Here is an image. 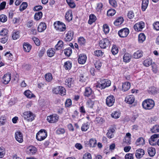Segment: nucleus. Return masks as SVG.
Returning a JSON list of instances; mask_svg holds the SVG:
<instances>
[{
  "instance_id": "31",
  "label": "nucleus",
  "mask_w": 159,
  "mask_h": 159,
  "mask_svg": "<svg viewBox=\"0 0 159 159\" xmlns=\"http://www.w3.org/2000/svg\"><path fill=\"white\" fill-rule=\"evenodd\" d=\"M149 93L152 94H155L159 92L158 89L154 87H152L149 88Z\"/></svg>"
},
{
  "instance_id": "37",
  "label": "nucleus",
  "mask_w": 159,
  "mask_h": 159,
  "mask_svg": "<svg viewBox=\"0 0 159 159\" xmlns=\"http://www.w3.org/2000/svg\"><path fill=\"white\" fill-rule=\"evenodd\" d=\"M63 46V42L61 40L59 41L56 45L55 48L57 50H59L61 49Z\"/></svg>"
},
{
  "instance_id": "34",
  "label": "nucleus",
  "mask_w": 159,
  "mask_h": 159,
  "mask_svg": "<svg viewBox=\"0 0 159 159\" xmlns=\"http://www.w3.org/2000/svg\"><path fill=\"white\" fill-rule=\"evenodd\" d=\"M89 144L90 147H95L97 144V141L95 139H91L89 140Z\"/></svg>"
},
{
  "instance_id": "35",
  "label": "nucleus",
  "mask_w": 159,
  "mask_h": 159,
  "mask_svg": "<svg viewBox=\"0 0 159 159\" xmlns=\"http://www.w3.org/2000/svg\"><path fill=\"white\" fill-rule=\"evenodd\" d=\"M146 37L143 33L139 34L138 36V40L139 43H142L145 40Z\"/></svg>"
},
{
  "instance_id": "53",
  "label": "nucleus",
  "mask_w": 159,
  "mask_h": 159,
  "mask_svg": "<svg viewBox=\"0 0 159 159\" xmlns=\"http://www.w3.org/2000/svg\"><path fill=\"white\" fill-rule=\"evenodd\" d=\"M103 4L102 3L100 2L97 4V7L96 8V10L98 12H101L102 9L103 7Z\"/></svg>"
},
{
  "instance_id": "8",
  "label": "nucleus",
  "mask_w": 159,
  "mask_h": 159,
  "mask_svg": "<svg viewBox=\"0 0 159 159\" xmlns=\"http://www.w3.org/2000/svg\"><path fill=\"white\" fill-rule=\"evenodd\" d=\"M110 41L107 39H104L100 40L99 46L102 48H105L110 44Z\"/></svg>"
},
{
  "instance_id": "20",
  "label": "nucleus",
  "mask_w": 159,
  "mask_h": 159,
  "mask_svg": "<svg viewBox=\"0 0 159 159\" xmlns=\"http://www.w3.org/2000/svg\"><path fill=\"white\" fill-rule=\"evenodd\" d=\"M32 46L28 43H24L23 48L24 51L26 52H29L31 49Z\"/></svg>"
},
{
  "instance_id": "64",
  "label": "nucleus",
  "mask_w": 159,
  "mask_h": 159,
  "mask_svg": "<svg viewBox=\"0 0 159 159\" xmlns=\"http://www.w3.org/2000/svg\"><path fill=\"white\" fill-rule=\"evenodd\" d=\"M154 28L157 30H159V22H157L153 24Z\"/></svg>"
},
{
  "instance_id": "23",
  "label": "nucleus",
  "mask_w": 159,
  "mask_h": 159,
  "mask_svg": "<svg viewBox=\"0 0 159 159\" xmlns=\"http://www.w3.org/2000/svg\"><path fill=\"white\" fill-rule=\"evenodd\" d=\"M130 87V84L129 82H125L123 84L122 90L125 91L129 90Z\"/></svg>"
},
{
  "instance_id": "33",
  "label": "nucleus",
  "mask_w": 159,
  "mask_h": 159,
  "mask_svg": "<svg viewBox=\"0 0 159 159\" xmlns=\"http://www.w3.org/2000/svg\"><path fill=\"white\" fill-rule=\"evenodd\" d=\"M124 20L123 18L121 17H119L116 21L114 22V23L115 25L118 26L121 24Z\"/></svg>"
},
{
  "instance_id": "62",
  "label": "nucleus",
  "mask_w": 159,
  "mask_h": 159,
  "mask_svg": "<svg viewBox=\"0 0 159 159\" xmlns=\"http://www.w3.org/2000/svg\"><path fill=\"white\" fill-rule=\"evenodd\" d=\"M72 104L71 100L70 99H67L65 102V106L66 107H69Z\"/></svg>"
},
{
  "instance_id": "16",
  "label": "nucleus",
  "mask_w": 159,
  "mask_h": 159,
  "mask_svg": "<svg viewBox=\"0 0 159 159\" xmlns=\"http://www.w3.org/2000/svg\"><path fill=\"white\" fill-rule=\"evenodd\" d=\"M135 99L133 95L127 96L125 98V102L129 104H132L134 102Z\"/></svg>"
},
{
  "instance_id": "29",
  "label": "nucleus",
  "mask_w": 159,
  "mask_h": 159,
  "mask_svg": "<svg viewBox=\"0 0 159 159\" xmlns=\"http://www.w3.org/2000/svg\"><path fill=\"white\" fill-rule=\"evenodd\" d=\"M148 4V0H143L142 4V9L144 11L147 8Z\"/></svg>"
},
{
  "instance_id": "60",
  "label": "nucleus",
  "mask_w": 159,
  "mask_h": 159,
  "mask_svg": "<svg viewBox=\"0 0 159 159\" xmlns=\"http://www.w3.org/2000/svg\"><path fill=\"white\" fill-rule=\"evenodd\" d=\"M103 54V52L100 50H97L94 52V54L95 56L98 57L102 56Z\"/></svg>"
},
{
  "instance_id": "22",
  "label": "nucleus",
  "mask_w": 159,
  "mask_h": 159,
  "mask_svg": "<svg viewBox=\"0 0 159 159\" xmlns=\"http://www.w3.org/2000/svg\"><path fill=\"white\" fill-rule=\"evenodd\" d=\"M74 81V80L73 78H68L65 80V84L67 85L70 88L73 85Z\"/></svg>"
},
{
  "instance_id": "39",
  "label": "nucleus",
  "mask_w": 159,
  "mask_h": 159,
  "mask_svg": "<svg viewBox=\"0 0 159 159\" xmlns=\"http://www.w3.org/2000/svg\"><path fill=\"white\" fill-rule=\"evenodd\" d=\"M131 139V134L129 133H127L126 134V137L125 138V142L127 143L130 144Z\"/></svg>"
},
{
  "instance_id": "21",
  "label": "nucleus",
  "mask_w": 159,
  "mask_h": 159,
  "mask_svg": "<svg viewBox=\"0 0 159 159\" xmlns=\"http://www.w3.org/2000/svg\"><path fill=\"white\" fill-rule=\"evenodd\" d=\"M145 144V140L142 137H140L137 139L135 144L137 146H142Z\"/></svg>"
},
{
  "instance_id": "6",
  "label": "nucleus",
  "mask_w": 159,
  "mask_h": 159,
  "mask_svg": "<svg viewBox=\"0 0 159 159\" xmlns=\"http://www.w3.org/2000/svg\"><path fill=\"white\" fill-rule=\"evenodd\" d=\"M59 116L56 114L51 115L47 116V120L50 123H54L58 121Z\"/></svg>"
},
{
  "instance_id": "45",
  "label": "nucleus",
  "mask_w": 159,
  "mask_h": 159,
  "mask_svg": "<svg viewBox=\"0 0 159 159\" xmlns=\"http://www.w3.org/2000/svg\"><path fill=\"white\" fill-rule=\"evenodd\" d=\"M151 132L152 133H156L159 132V125L154 126L151 129Z\"/></svg>"
},
{
  "instance_id": "11",
  "label": "nucleus",
  "mask_w": 159,
  "mask_h": 159,
  "mask_svg": "<svg viewBox=\"0 0 159 159\" xmlns=\"http://www.w3.org/2000/svg\"><path fill=\"white\" fill-rule=\"evenodd\" d=\"M15 138L16 140L20 143H22L23 141V135L20 132L17 131L16 132Z\"/></svg>"
},
{
  "instance_id": "26",
  "label": "nucleus",
  "mask_w": 159,
  "mask_h": 159,
  "mask_svg": "<svg viewBox=\"0 0 159 159\" xmlns=\"http://www.w3.org/2000/svg\"><path fill=\"white\" fill-rule=\"evenodd\" d=\"M148 152L149 155L151 157L153 156L156 153L155 148L152 147L149 148L148 149Z\"/></svg>"
},
{
  "instance_id": "43",
  "label": "nucleus",
  "mask_w": 159,
  "mask_h": 159,
  "mask_svg": "<svg viewBox=\"0 0 159 159\" xmlns=\"http://www.w3.org/2000/svg\"><path fill=\"white\" fill-rule=\"evenodd\" d=\"M89 125L88 123L83 124L81 126L82 131H85L89 128Z\"/></svg>"
},
{
  "instance_id": "7",
  "label": "nucleus",
  "mask_w": 159,
  "mask_h": 159,
  "mask_svg": "<svg viewBox=\"0 0 159 159\" xmlns=\"http://www.w3.org/2000/svg\"><path fill=\"white\" fill-rule=\"evenodd\" d=\"M115 102L114 97L112 95L107 97L106 98V104L108 107H111L113 105Z\"/></svg>"
},
{
  "instance_id": "2",
  "label": "nucleus",
  "mask_w": 159,
  "mask_h": 159,
  "mask_svg": "<svg viewBox=\"0 0 159 159\" xmlns=\"http://www.w3.org/2000/svg\"><path fill=\"white\" fill-rule=\"evenodd\" d=\"M24 119L27 121H32L34 119V115L30 111L24 112L22 115Z\"/></svg>"
},
{
  "instance_id": "32",
  "label": "nucleus",
  "mask_w": 159,
  "mask_h": 159,
  "mask_svg": "<svg viewBox=\"0 0 159 159\" xmlns=\"http://www.w3.org/2000/svg\"><path fill=\"white\" fill-rule=\"evenodd\" d=\"M43 13L41 11L36 13L34 16V18L36 20H40L42 17Z\"/></svg>"
},
{
  "instance_id": "59",
  "label": "nucleus",
  "mask_w": 159,
  "mask_h": 159,
  "mask_svg": "<svg viewBox=\"0 0 159 159\" xmlns=\"http://www.w3.org/2000/svg\"><path fill=\"white\" fill-rule=\"evenodd\" d=\"M95 120L97 123L100 124H102L104 121V120L101 117H97L96 118Z\"/></svg>"
},
{
  "instance_id": "17",
  "label": "nucleus",
  "mask_w": 159,
  "mask_h": 159,
  "mask_svg": "<svg viewBox=\"0 0 159 159\" xmlns=\"http://www.w3.org/2000/svg\"><path fill=\"white\" fill-rule=\"evenodd\" d=\"M47 26L45 23L43 22H41L38 27V30L39 32H42L45 30Z\"/></svg>"
},
{
  "instance_id": "18",
  "label": "nucleus",
  "mask_w": 159,
  "mask_h": 159,
  "mask_svg": "<svg viewBox=\"0 0 159 159\" xmlns=\"http://www.w3.org/2000/svg\"><path fill=\"white\" fill-rule=\"evenodd\" d=\"M72 12L71 10L68 11L66 13L65 18L66 20L68 21H70L72 19Z\"/></svg>"
},
{
  "instance_id": "52",
  "label": "nucleus",
  "mask_w": 159,
  "mask_h": 159,
  "mask_svg": "<svg viewBox=\"0 0 159 159\" xmlns=\"http://www.w3.org/2000/svg\"><path fill=\"white\" fill-rule=\"evenodd\" d=\"M8 32V30L6 29H3L0 32V35L1 36H7V34Z\"/></svg>"
},
{
  "instance_id": "3",
  "label": "nucleus",
  "mask_w": 159,
  "mask_h": 159,
  "mask_svg": "<svg viewBox=\"0 0 159 159\" xmlns=\"http://www.w3.org/2000/svg\"><path fill=\"white\" fill-rule=\"evenodd\" d=\"M47 133L44 129H41L37 134L36 138L37 140L41 141L47 137Z\"/></svg>"
},
{
  "instance_id": "41",
  "label": "nucleus",
  "mask_w": 159,
  "mask_h": 159,
  "mask_svg": "<svg viewBox=\"0 0 159 159\" xmlns=\"http://www.w3.org/2000/svg\"><path fill=\"white\" fill-rule=\"evenodd\" d=\"M152 60L150 59L145 60L143 63V65L146 67H148L152 64Z\"/></svg>"
},
{
  "instance_id": "9",
  "label": "nucleus",
  "mask_w": 159,
  "mask_h": 159,
  "mask_svg": "<svg viewBox=\"0 0 159 159\" xmlns=\"http://www.w3.org/2000/svg\"><path fill=\"white\" fill-rule=\"evenodd\" d=\"M145 26L144 23L141 21L136 23L134 26L135 30L137 31H141Z\"/></svg>"
},
{
  "instance_id": "44",
  "label": "nucleus",
  "mask_w": 159,
  "mask_h": 159,
  "mask_svg": "<svg viewBox=\"0 0 159 159\" xmlns=\"http://www.w3.org/2000/svg\"><path fill=\"white\" fill-rule=\"evenodd\" d=\"M66 1L69 6L71 8H75V5L73 0H66Z\"/></svg>"
},
{
  "instance_id": "55",
  "label": "nucleus",
  "mask_w": 159,
  "mask_h": 159,
  "mask_svg": "<svg viewBox=\"0 0 159 159\" xmlns=\"http://www.w3.org/2000/svg\"><path fill=\"white\" fill-rule=\"evenodd\" d=\"M116 12V11L114 9H111L108 11L107 14L108 16H112L115 14Z\"/></svg>"
},
{
  "instance_id": "54",
  "label": "nucleus",
  "mask_w": 159,
  "mask_h": 159,
  "mask_svg": "<svg viewBox=\"0 0 159 159\" xmlns=\"http://www.w3.org/2000/svg\"><path fill=\"white\" fill-rule=\"evenodd\" d=\"M86 42L85 39L83 37H80L78 39L79 43L81 45H84Z\"/></svg>"
},
{
  "instance_id": "5",
  "label": "nucleus",
  "mask_w": 159,
  "mask_h": 159,
  "mask_svg": "<svg viewBox=\"0 0 159 159\" xmlns=\"http://www.w3.org/2000/svg\"><path fill=\"white\" fill-rule=\"evenodd\" d=\"M111 82L107 79H104L101 82V84H99L98 86L101 89H104L106 87L110 85Z\"/></svg>"
},
{
  "instance_id": "61",
  "label": "nucleus",
  "mask_w": 159,
  "mask_h": 159,
  "mask_svg": "<svg viewBox=\"0 0 159 159\" xmlns=\"http://www.w3.org/2000/svg\"><path fill=\"white\" fill-rule=\"evenodd\" d=\"M83 159H91V156L90 153L87 152L84 154L83 157Z\"/></svg>"
},
{
  "instance_id": "4",
  "label": "nucleus",
  "mask_w": 159,
  "mask_h": 159,
  "mask_svg": "<svg viewBox=\"0 0 159 159\" xmlns=\"http://www.w3.org/2000/svg\"><path fill=\"white\" fill-rule=\"evenodd\" d=\"M54 25L57 30L60 31H64L66 29L65 25L60 21H58L57 23H54Z\"/></svg>"
},
{
  "instance_id": "27",
  "label": "nucleus",
  "mask_w": 159,
  "mask_h": 159,
  "mask_svg": "<svg viewBox=\"0 0 159 159\" xmlns=\"http://www.w3.org/2000/svg\"><path fill=\"white\" fill-rule=\"evenodd\" d=\"M93 92L90 87H87L85 89L84 95L85 96L88 97L92 94Z\"/></svg>"
},
{
  "instance_id": "38",
  "label": "nucleus",
  "mask_w": 159,
  "mask_h": 159,
  "mask_svg": "<svg viewBox=\"0 0 159 159\" xmlns=\"http://www.w3.org/2000/svg\"><path fill=\"white\" fill-rule=\"evenodd\" d=\"M28 152L30 154H33L36 152V148L33 146H30L28 148Z\"/></svg>"
},
{
  "instance_id": "14",
  "label": "nucleus",
  "mask_w": 159,
  "mask_h": 159,
  "mask_svg": "<svg viewBox=\"0 0 159 159\" xmlns=\"http://www.w3.org/2000/svg\"><path fill=\"white\" fill-rule=\"evenodd\" d=\"M74 33L73 31H69L66 34L65 40L66 41H70L73 39Z\"/></svg>"
},
{
  "instance_id": "25",
  "label": "nucleus",
  "mask_w": 159,
  "mask_h": 159,
  "mask_svg": "<svg viewBox=\"0 0 159 159\" xmlns=\"http://www.w3.org/2000/svg\"><path fill=\"white\" fill-rule=\"evenodd\" d=\"M131 58V55L128 53H125L123 57V61L126 62H129Z\"/></svg>"
},
{
  "instance_id": "1",
  "label": "nucleus",
  "mask_w": 159,
  "mask_h": 159,
  "mask_svg": "<svg viewBox=\"0 0 159 159\" xmlns=\"http://www.w3.org/2000/svg\"><path fill=\"white\" fill-rule=\"evenodd\" d=\"M143 108L146 110L152 109L155 105L153 100L151 99L145 100L143 101L142 104Z\"/></svg>"
},
{
  "instance_id": "50",
  "label": "nucleus",
  "mask_w": 159,
  "mask_h": 159,
  "mask_svg": "<svg viewBox=\"0 0 159 159\" xmlns=\"http://www.w3.org/2000/svg\"><path fill=\"white\" fill-rule=\"evenodd\" d=\"M59 93L61 95H64L66 94V90L62 86H59Z\"/></svg>"
},
{
  "instance_id": "49",
  "label": "nucleus",
  "mask_w": 159,
  "mask_h": 159,
  "mask_svg": "<svg viewBox=\"0 0 159 159\" xmlns=\"http://www.w3.org/2000/svg\"><path fill=\"white\" fill-rule=\"evenodd\" d=\"M64 53L66 55L69 57L70 56L72 53V50L70 48L65 49L64 50Z\"/></svg>"
},
{
  "instance_id": "58",
  "label": "nucleus",
  "mask_w": 159,
  "mask_h": 159,
  "mask_svg": "<svg viewBox=\"0 0 159 159\" xmlns=\"http://www.w3.org/2000/svg\"><path fill=\"white\" fill-rule=\"evenodd\" d=\"M103 31L105 34L108 33L109 31L108 26L107 25H104L103 27Z\"/></svg>"
},
{
  "instance_id": "51",
  "label": "nucleus",
  "mask_w": 159,
  "mask_h": 159,
  "mask_svg": "<svg viewBox=\"0 0 159 159\" xmlns=\"http://www.w3.org/2000/svg\"><path fill=\"white\" fill-rule=\"evenodd\" d=\"M28 6V4L26 2H23L20 5V11L25 9Z\"/></svg>"
},
{
  "instance_id": "40",
  "label": "nucleus",
  "mask_w": 159,
  "mask_h": 159,
  "mask_svg": "<svg viewBox=\"0 0 159 159\" xmlns=\"http://www.w3.org/2000/svg\"><path fill=\"white\" fill-rule=\"evenodd\" d=\"M118 51L119 50L117 47L115 45H113L111 49L112 54L113 55H115L118 53Z\"/></svg>"
},
{
  "instance_id": "28",
  "label": "nucleus",
  "mask_w": 159,
  "mask_h": 159,
  "mask_svg": "<svg viewBox=\"0 0 159 159\" xmlns=\"http://www.w3.org/2000/svg\"><path fill=\"white\" fill-rule=\"evenodd\" d=\"M25 95L29 98H32L35 97V95L29 90H26L24 93Z\"/></svg>"
},
{
  "instance_id": "24",
  "label": "nucleus",
  "mask_w": 159,
  "mask_h": 159,
  "mask_svg": "<svg viewBox=\"0 0 159 159\" xmlns=\"http://www.w3.org/2000/svg\"><path fill=\"white\" fill-rule=\"evenodd\" d=\"M97 19L96 16L94 14H91L89 16V20L88 21V23L90 25L92 24Z\"/></svg>"
},
{
  "instance_id": "42",
  "label": "nucleus",
  "mask_w": 159,
  "mask_h": 159,
  "mask_svg": "<svg viewBox=\"0 0 159 159\" xmlns=\"http://www.w3.org/2000/svg\"><path fill=\"white\" fill-rule=\"evenodd\" d=\"M45 78L46 80L47 81L50 82L51 81L52 79V74L50 73L46 74L45 75Z\"/></svg>"
},
{
  "instance_id": "12",
  "label": "nucleus",
  "mask_w": 159,
  "mask_h": 159,
  "mask_svg": "<svg viewBox=\"0 0 159 159\" xmlns=\"http://www.w3.org/2000/svg\"><path fill=\"white\" fill-rule=\"evenodd\" d=\"M87 60V57L84 54H80L79 56L78 59V62L79 64H84Z\"/></svg>"
},
{
  "instance_id": "30",
  "label": "nucleus",
  "mask_w": 159,
  "mask_h": 159,
  "mask_svg": "<svg viewBox=\"0 0 159 159\" xmlns=\"http://www.w3.org/2000/svg\"><path fill=\"white\" fill-rule=\"evenodd\" d=\"M159 137V134H154L152 135L149 140V142L150 144L153 145L152 142H154L156 139Z\"/></svg>"
},
{
  "instance_id": "57",
  "label": "nucleus",
  "mask_w": 159,
  "mask_h": 159,
  "mask_svg": "<svg viewBox=\"0 0 159 159\" xmlns=\"http://www.w3.org/2000/svg\"><path fill=\"white\" fill-rule=\"evenodd\" d=\"M33 40L35 43V44L37 46H39L40 44V42L39 40L36 37H33Z\"/></svg>"
},
{
  "instance_id": "13",
  "label": "nucleus",
  "mask_w": 159,
  "mask_h": 159,
  "mask_svg": "<svg viewBox=\"0 0 159 159\" xmlns=\"http://www.w3.org/2000/svg\"><path fill=\"white\" fill-rule=\"evenodd\" d=\"M11 74L9 73L5 74L3 78V83L5 84H8L11 80Z\"/></svg>"
},
{
  "instance_id": "48",
  "label": "nucleus",
  "mask_w": 159,
  "mask_h": 159,
  "mask_svg": "<svg viewBox=\"0 0 159 159\" xmlns=\"http://www.w3.org/2000/svg\"><path fill=\"white\" fill-rule=\"evenodd\" d=\"M120 116V113L117 111H114L111 114V116L112 117L116 119L119 118Z\"/></svg>"
},
{
  "instance_id": "56",
  "label": "nucleus",
  "mask_w": 159,
  "mask_h": 159,
  "mask_svg": "<svg viewBox=\"0 0 159 159\" xmlns=\"http://www.w3.org/2000/svg\"><path fill=\"white\" fill-rule=\"evenodd\" d=\"M7 20V17L4 15H1L0 16V21L2 22H6Z\"/></svg>"
},
{
  "instance_id": "15",
  "label": "nucleus",
  "mask_w": 159,
  "mask_h": 159,
  "mask_svg": "<svg viewBox=\"0 0 159 159\" xmlns=\"http://www.w3.org/2000/svg\"><path fill=\"white\" fill-rule=\"evenodd\" d=\"M144 154V151L142 149H139L135 152V156L137 158L140 159Z\"/></svg>"
},
{
  "instance_id": "46",
  "label": "nucleus",
  "mask_w": 159,
  "mask_h": 159,
  "mask_svg": "<svg viewBox=\"0 0 159 159\" xmlns=\"http://www.w3.org/2000/svg\"><path fill=\"white\" fill-rule=\"evenodd\" d=\"M64 66L66 70L70 69L71 67V63L69 61H67L65 63Z\"/></svg>"
},
{
  "instance_id": "63",
  "label": "nucleus",
  "mask_w": 159,
  "mask_h": 159,
  "mask_svg": "<svg viewBox=\"0 0 159 159\" xmlns=\"http://www.w3.org/2000/svg\"><path fill=\"white\" fill-rule=\"evenodd\" d=\"M125 159H133V155L131 153H127L125 155Z\"/></svg>"
},
{
  "instance_id": "36",
  "label": "nucleus",
  "mask_w": 159,
  "mask_h": 159,
  "mask_svg": "<svg viewBox=\"0 0 159 159\" xmlns=\"http://www.w3.org/2000/svg\"><path fill=\"white\" fill-rule=\"evenodd\" d=\"M55 53V50L53 48L48 49L47 51L48 56L50 57H53Z\"/></svg>"
},
{
  "instance_id": "19",
  "label": "nucleus",
  "mask_w": 159,
  "mask_h": 159,
  "mask_svg": "<svg viewBox=\"0 0 159 159\" xmlns=\"http://www.w3.org/2000/svg\"><path fill=\"white\" fill-rule=\"evenodd\" d=\"M143 56V52L141 51L138 50L135 52L133 55V57L135 59H138Z\"/></svg>"
},
{
  "instance_id": "10",
  "label": "nucleus",
  "mask_w": 159,
  "mask_h": 159,
  "mask_svg": "<svg viewBox=\"0 0 159 159\" xmlns=\"http://www.w3.org/2000/svg\"><path fill=\"white\" fill-rule=\"evenodd\" d=\"M129 33V30L127 28H124L118 32V34L120 37L122 38L126 37Z\"/></svg>"
},
{
  "instance_id": "47",
  "label": "nucleus",
  "mask_w": 159,
  "mask_h": 159,
  "mask_svg": "<svg viewBox=\"0 0 159 159\" xmlns=\"http://www.w3.org/2000/svg\"><path fill=\"white\" fill-rule=\"evenodd\" d=\"M12 38L14 40H16L19 37V32L18 31L13 32L12 36Z\"/></svg>"
}]
</instances>
